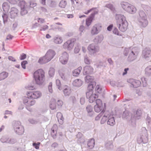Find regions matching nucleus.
Instances as JSON below:
<instances>
[{"mask_svg": "<svg viewBox=\"0 0 151 151\" xmlns=\"http://www.w3.org/2000/svg\"><path fill=\"white\" fill-rule=\"evenodd\" d=\"M72 5L74 8H77L80 5H81V3L78 2V0H71Z\"/></svg>", "mask_w": 151, "mask_h": 151, "instance_id": "473e14b6", "label": "nucleus"}, {"mask_svg": "<svg viewBox=\"0 0 151 151\" xmlns=\"http://www.w3.org/2000/svg\"><path fill=\"white\" fill-rule=\"evenodd\" d=\"M142 132L140 134L139 136L137 138V142L139 143H146L148 142V135L147 131L146 129L144 127L142 128Z\"/></svg>", "mask_w": 151, "mask_h": 151, "instance_id": "39448f33", "label": "nucleus"}, {"mask_svg": "<svg viewBox=\"0 0 151 151\" xmlns=\"http://www.w3.org/2000/svg\"><path fill=\"white\" fill-rule=\"evenodd\" d=\"M70 101H72L73 104L76 102V100L75 96H70L69 98Z\"/></svg>", "mask_w": 151, "mask_h": 151, "instance_id": "bf43d9fd", "label": "nucleus"}, {"mask_svg": "<svg viewBox=\"0 0 151 151\" xmlns=\"http://www.w3.org/2000/svg\"><path fill=\"white\" fill-rule=\"evenodd\" d=\"M82 67H79L77 69H76L73 71V76H77L80 73L82 70Z\"/></svg>", "mask_w": 151, "mask_h": 151, "instance_id": "e433bc0d", "label": "nucleus"}, {"mask_svg": "<svg viewBox=\"0 0 151 151\" xmlns=\"http://www.w3.org/2000/svg\"><path fill=\"white\" fill-rule=\"evenodd\" d=\"M19 11L17 8L15 7H12L10 12V15L11 18H14L18 15Z\"/></svg>", "mask_w": 151, "mask_h": 151, "instance_id": "b1692460", "label": "nucleus"}, {"mask_svg": "<svg viewBox=\"0 0 151 151\" xmlns=\"http://www.w3.org/2000/svg\"><path fill=\"white\" fill-rule=\"evenodd\" d=\"M109 115V112H105L101 120V124H104L106 121L107 119H108Z\"/></svg>", "mask_w": 151, "mask_h": 151, "instance_id": "72a5a7b5", "label": "nucleus"}, {"mask_svg": "<svg viewBox=\"0 0 151 151\" xmlns=\"http://www.w3.org/2000/svg\"><path fill=\"white\" fill-rule=\"evenodd\" d=\"M94 78L93 76H87L85 77V81L87 83H95V82L94 81Z\"/></svg>", "mask_w": 151, "mask_h": 151, "instance_id": "c85d7f7f", "label": "nucleus"}, {"mask_svg": "<svg viewBox=\"0 0 151 151\" xmlns=\"http://www.w3.org/2000/svg\"><path fill=\"white\" fill-rule=\"evenodd\" d=\"M40 26L39 23L36 22L33 24L32 28H36L37 27H40Z\"/></svg>", "mask_w": 151, "mask_h": 151, "instance_id": "338daca9", "label": "nucleus"}, {"mask_svg": "<svg viewBox=\"0 0 151 151\" xmlns=\"http://www.w3.org/2000/svg\"><path fill=\"white\" fill-rule=\"evenodd\" d=\"M52 40L53 42L57 44H61L63 41L62 37L58 35H57L55 36Z\"/></svg>", "mask_w": 151, "mask_h": 151, "instance_id": "5701e85b", "label": "nucleus"}, {"mask_svg": "<svg viewBox=\"0 0 151 151\" xmlns=\"http://www.w3.org/2000/svg\"><path fill=\"white\" fill-rule=\"evenodd\" d=\"M83 74L84 75L91 74L93 73V69L90 65L86 66L84 68Z\"/></svg>", "mask_w": 151, "mask_h": 151, "instance_id": "aec40b11", "label": "nucleus"}, {"mask_svg": "<svg viewBox=\"0 0 151 151\" xmlns=\"http://www.w3.org/2000/svg\"><path fill=\"white\" fill-rule=\"evenodd\" d=\"M122 118L128 120L130 119L133 120L134 117H132V115L131 113L127 111H126L123 113Z\"/></svg>", "mask_w": 151, "mask_h": 151, "instance_id": "4be33fe9", "label": "nucleus"}, {"mask_svg": "<svg viewBox=\"0 0 151 151\" xmlns=\"http://www.w3.org/2000/svg\"><path fill=\"white\" fill-rule=\"evenodd\" d=\"M142 56L146 59L151 57V51L149 48H145L142 52Z\"/></svg>", "mask_w": 151, "mask_h": 151, "instance_id": "6ab92c4d", "label": "nucleus"}, {"mask_svg": "<svg viewBox=\"0 0 151 151\" xmlns=\"http://www.w3.org/2000/svg\"><path fill=\"white\" fill-rule=\"evenodd\" d=\"M26 57V55L24 53H22L20 55V59L21 60H23L25 59Z\"/></svg>", "mask_w": 151, "mask_h": 151, "instance_id": "774afa93", "label": "nucleus"}, {"mask_svg": "<svg viewBox=\"0 0 151 151\" xmlns=\"http://www.w3.org/2000/svg\"><path fill=\"white\" fill-rule=\"evenodd\" d=\"M75 40L74 39L67 40L63 45V48L68 50L70 51L72 50L74 47Z\"/></svg>", "mask_w": 151, "mask_h": 151, "instance_id": "6e6552de", "label": "nucleus"}, {"mask_svg": "<svg viewBox=\"0 0 151 151\" xmlns=\"http://www.w3.org/2000/svg\"><path fill=\"white\" fill-rule=\"evenodd\" d=\"M58 128L57 125L56 124H54L51 129V135L54 139L56 137Z\"/></svg>", "mask_w": 151, "mask_h": 151, "instance_id": "393cba45", "label": "nucleus"}, {"mask_svg": "<svg viewBox=\"0 0 151 151\" xmlns=\"http://www.w3.org/2000/svg\"><path fill=\"white\" fill-rule=\"evenodd\" d=\"M52 83H49V86H48V90L49 92L50 93H52Z\"/></svg>", "mask_w": 151, "mask_h": 151, "instance_id": "69168bd1", "label": "nucleus"}, {"mask_svg": "<svg viewBox=\"0 0 151 151\" xmlns=\"http://www.w3.org/2000/svg\"><path fill=\"white\" fill-rule=\"evenodd\" d=\"M105 147L108 150H111L113 149V146L112 144V142L111 141L107 142L105 145Z\"/></svg>", "mask_w": 151, "mask_h": 151, "instance_id": "a19ab883", "label": "nucleus"}, {"mask_svg": "<svg viewBox=\"0 0 151 151\" xmlns=\"http://www.w3.org/2000/svg\"><path fill=\"white\" fill-rule=\"evenodd\" d=\"M56 116L59 124H63L64 122V119L62 114L60 112H58L57 113Z\"/></svg>", "mask_w": 151, "mask_h": 151, "instance_id": "c756f323", "label": "nucleus"}, {"mask_svg": "<svg viewBox=\"0 0 151 151\" xmlns=\"http://www.w3.org/2000/svg\"><path fill=\"white\" fill-rule=\"evenodd\" d=\"M115 18L119 30L122 32H125L127 29L128 25L125 17L122 14H116Z\"/></svg>", "mask_w": 151, "mask_h": 151, "instance_id": "f257e3e1", "label": "nucleus"}, {"mask_svg": "<svg viewBox=\"0 0 151 151\" xmlns=\"http://www.w3.org/2000/svg\"><path fill=\"white\" fill-rule=\"evenodd\" d=\"M141 80L143 83V87H146L147 85V81L146 79L144 77H142L141 78Z\"/></svg>", "mask_w": 151, "mask_h": 151, "instance_id": "603ef678", "label": "nucleus"}, {"mask_svg": "<svg viewBox=\"0 0 151 151\" xmlns=\"http://www.w3.org/2000/svg\"><path fill=\"white\" fill-rule=\"evenodd\" d=\"M121 4L123 9L126 12H127L129 6H130V4L129 3L125 2H121Z\"/></svg>", "mask_w": 151, "mask_h": 151, "instance_id": "58836bf2", "label": "nucleus"}, {"mask_svg": "<svg viewBox=\"0 0 151 151\" xmlns=\"http://www.w3.org/2000/svg\"><path fill=\"white\" fill-rule=\"evenodd\" d=\"M139 14V17L138 19V20L139 24L141 27H145L148 24L146 15L142 11H140Z\"/></svg>", "mask_w": 151, "mask_h": 151, "instance_id": "0eeeda50", "label": "nucleus"}, {"mask_svg": "<svg viewBox=\"0 0 151 151\" xmlns=\"http://www.w3.org/2000/svg\"><path fill=\"white\" fill-rule=\"evenodd\" d=\"M132 86L134 88H137L139 87L141 85V82L138 80L134 79H130L129 81Z\"/></svg>", "mask_w": 151, "mask_h": 151, "instance_id": "412c9836", "label": "nucleus"}, {"mask_svg": "<svg viewBox=\"0 0 151 151\" xmlns=\"http://www.w3.org/2000/svg\"><path fill=\"white\" fill-rule=\"evenodd\" d=\"M102 28V25L100 23L95 24L91 28L90 33L93 36L97 35L101 31Z\"/></svg>", "mask_w": 151, "mask_h": 151, "instance_id": "1a4fd4ad", "label": "nucleus"}, {"mask_svg": "<svg viewBox=\"0 0 151 151\" xmlns=\"http://www.w3.org/2000/svg\"><path fill=\"white\" fill-rule=\"evenodd\" d=\"M29 122L32 124H35L37 123L39 121V120H36L32 118L29 119L28 120Z\"/></svg>", "mask_w": 151, "mask_h": 151, "instance_id": "8fccbe9b", "label": "nucleus"}, {"mask_svg": "<svg viewBox=\"0 0 151 151\" xmlns=\"http://www.w3.org/2000/svg\"><path fill=\"white\" fill-rule=\"evenodd\" d=\"M95 90L97 92L100 93L102 90V88L99 85H97L96 87Z\"/></svg>", "mask_w": 151, "mask_h": 151, "instance_id": "6e6d98bb", "label": "nucleus"}, {"mask_svg": "<svg viewBox=\"0 0 151 151\" xmlns=\"http://www.w3.org/2000/svg\"><path fill=\"white\" fill-rule=\"evenodd\" d=\"M94 83H89L87 89L88 90L92 91V90L93 88V84Z\"/></svg>", "mask_w": 151, "mask_h": 151, "instance_id": "13d9d810", "label": "nucleus"}, {"mask_svg": "<svg viewBox=\"0 0 151 151\" xmlns=\"http://www.w3.org/2000/svg\"><path fill=\"white\" fill-rule=\"evenodd\" d=\"M45 73L41 69H38L34 73L33 77L36 83L38 85L42 84L44 82Z\"/></svg>", "mask_w": 151, "mask_h": 151, "instance_id": "7ed1b4c3", "label": "nucleus"}, {"mask_svg": "<svg viewBox=\"0 0 151 151\" xmlns=\"http://www.w3.org/2000/svg\"><path fill=\"white\" fill-rule=\"evenodd\" d=\"M80 45H78L74 49V52L76 53H78L80 50Z\"/></svg>", "mask_w": 151, "mask_h": 151, "instance_id": "680f3d73", "label": "nucleus"}, {"mask_svg": "<svg viewBox=\"0 0 151 151\" xmlns=\"http://www.w3.org/2000/svg\"><path fill=\"white\" fill-rule=\"evenodd\" d=\"M63 93L65 96H69L71 93V89L69 86H65L63 88Z\"/></svg>", "mask_w": 151, "mask_h": 151, "instance_id": "bb28decb", "label": "nucleus"}, {"mask_svg": "<svg viewBox=\"0 0 151 151\" xmlns=\"http://www.w3.org/2000/svg\"><path fill=\"white\" fill-rule=\"evenodd\" d=\"M138 53V49L136 47L125 48L124 52L125 55H129L127 60L129 62L133 61L136 59Z\"/></svg>", "mask_w": 151, "mask_h": 151, "instance_id": "f03ea898", "label": "nucleus"}, {"mask_svg": "<svg viewBox=\"0 0 151 151\" xmlns=\"http://www.w3.org/2000/svg\"><path fill=\"white\" fill-rule=\"evenodd\" d=\"M56 85L58 86V88L60 90H61L62 89L60 87L61 84L60 80L58 79H57L56 80Z\"/></svg>", "mask_w": 151, "mask_h": 151, "instance_id": "5fc2aeb1", "label": "nucleus"}, {"mask_svg": "<svg viewBox=\"0 0 151 151\" xmlns=\"http://www.w3.org/2000/svg\"><path fill=\"white\" fill-rule=\"evenodd\" d=\"M110 84L111 86H119L117 82L114 81H111L110 82Z\"/></svg>", "mask_w": 151, "mask_h": 151, "instance_id": "0e129e2a", "label": "nucleus"}, {"mask_svg": "<svg viewBox=\"0 0 151 151\" xmlns=\"http://www.w3.org/2000/svg\"><path fill=\"white\" fill-rule=\"evenodd\" d=\"M23 103L26 106V108L27 109V107L30 106L35 104V101L32 100L29 97H26L24 98Z\"/></svg>", "mask_w": 151, "mask_h": 151, "instance_id": "dca6fc26", "label": "nucleus"}, {"mask_svg": "<svg viewBox=\"0 0 151 151\" xmlns=\"http://www.w3.org/2000/svg\"><path fill=\"white\" fill-rule=\"evenodd\" d=\"M50 107L52 110H54L56 109V101L54 99H52L50 101Z\"/></svg>", "mask_w": 151, "mask_h": 151, "instance_id": "79ce46f5", "label": "nucleus"}, {"mask_svg": "<svg viewBox=\"0 0 151 151\" xmlns=\"http://www.w3.org/2000/svg\"><path fill=\"white\" fill-rule=\"evenodd\" d=\"M49 60L45 57V55L42 57L40 58L38 61V62L40 64H44L49 62Z\"/></svg>", "mask_w": 151, "mask_h": 151, "instance_id": "ea45409f", "label": "nucleus"}, {"mask_svg": "<svg viewBox=\"0 0 151 151\" xmlns=\"http://www.w3.org/2000/svg\"><path fill=\"white\" fill-rule=\"evenodd\" d=\"M96 104L94 106V108L95 111L96 112H99L103 108L102 101L99 99H97L96 101Z\"/></svg>", "mask_w": 151, "mask_h": 151, "instance_id": "2eb2a0df", "label": "nucleus"}, {"mask_svg": "<svg viewBox=\"0 0 151 151\" xmlns=\"http://www.w3.org/2000/svg\"><path fill=\"white\" fill-rule=\"evenodd\" d=\"M91 11H92L93 12L92 13L89 17L86 20V24L88 27L91 24L95 15L98 13V10L96 7L93 8L90 10H88L87 12H85L84 13L88 14Z\"/></svg>", "mask_w": 151, "mask_h": 151, "instance_id": "423d86ee", "label": "nucleus"}, {"mask_svg": "<svg viewBox=\"0 0 151 151\" xmlns=\"http://www.w3.org/2000/svg\"><path fill=\"white\" fill-rule=\"evenodd\" d=\"M112 32L114 34L118 36H122V34L119 31L118 29L116 27L114 28Z\"/></svg>", "mask_w": 151, "mask_h": 151, "instance_id": "49530a36", "label": "nucleus"}, {"mask_svg": "<svg viewBox=\"0 0 151 151\" xmlns=\"http://www.w3.org/2000/svg\"><path fill=\"white\" fill-rule=\"evenodd\" d=\"M12 126L17 134L19 135L23 134L24 131V128L19 121H14L12 123Z\"/></svg>", "mask_w": 151, "mask_h": 151, "instance_id": "20e7f679", "label": "nucleus"}, {"mask_svg": "<svg viewBox=\"0 0 151 151\" xmlns=\"http://www.w3.org/2000/svg\"><path fill=\"white\" fill-rule=\"evenodd\" d=\"M40 143L37 142V143H33V146L37 149H38L39 148V146Z\"/></svg>", "mask_w": 151, "mask_h": 151, "instance_id": "052dcab7", "label": "nucleus"}, {"mask_svg": "<svg viewBox=\"0 0 151 151\" xmlns=\"http://www.w3.org/2000/svg\"><path fill=\"white\" fill-rule=\"evenodd\" d=\"M8 76V74L6 72H2L0 73V81L5 79Z\"/></svg>", "mask_w": 151, "mask_h": 151, "instance_id": "a18cd8bd", "label": "nucleus"}, {"mask_svg": "<svg viewBox=\"0 0 151 151\" xmlns=\"http://www.w3.org/2000/svg\"><path fill=\"white\" fill-rule=\"evenodd\" d=\"M141 111L140 110H137L136 111V114L135 116H132V117H134V118L133 120L136 119H139L140 118V116H141Z\"/></svg>", "mask_w": 151, "mask_h": 151, "instance_id": "37998d69", "label": "nucleus"}, {"mask_svg": "<svg viewBox=\"0 0 151 151\" xmlns=\"http://www.w3.org/2000/svg\"><path fill=\"white\" fill-rule=\"evenodd\" d=\"M106 7L109 9L111 10L114 12L115 9L114 6L111 4H108L106 5Z\"/></svg>", "mask_w": 151, "mask_h": 151, "instance_id": "4d7b16f0", "label": "nucleus"}, {"mask_svg": "<svg viewBox=\"0 0 151 151\" xmlns=\"http://www.w3.org/2000/svg\"><path fill=\"white\" fill-rule=\"evenodd\" d=\"M95 145V142L94 139L92 138L88 141L87 145L90 149H92L93 147Z\"/></svg>", "mask_w": 151, "mask_h": 151, "instance_id": "c9c22d12", "label": "nucleus"}, {"mask_svg": "<svg viewBox=\"0 0 151 151\" xmlns=\"http://www.w3.org/2000/svg\"><path fill=\"white\" fill-rule=\"evenodd\" d=\"M86 96L87 99H89V102L92 103L96 99L98 98V95L97 94L93 93V91H90L86 92Z\"/></svg>", "mask_w": 151, "mask_h": 151, "instance_id": "4468645a", "label": "nucleus"}, {"mask_svg": "<svg viewBox=\"0 0 151 151\" xmlns=\"http://www.w3.org/2000/svg\"><path fill=\"white\" fill-rule=\"evenodd\" d=\"M136 8L134 6L130 4V6H129L127 12L131 14H134L136 12Z\"/></svg>", "mask_w": 151, "mask_h": 151, "instance_id": "f704fd0d", "label": "nucleus"}, {"mask_svg": "<svg viewBox=\"0 0 151 151\" xmlns=\"http://www.w3.org/2000/svg\"><path fill=\"white\" fill-rule=\"evenodd\" d=\"M56 54L55 52L52 50L50 49L47 51L45 56L50 61L54 57Z\"/></svg>", "mask_w": 151, "mask_h": 151, "instance_id": "a211bd4d", "label": "nucleus"}, {"mask_svg": "<svg viewBox=\"0 0 151 151\" xmlns=\"http://www.w3.org/2000/svg\"><path fill=\"white\" fill-rule=\"evenodd\" d=\"M103 40V37L102 35L96 36L93 40V41L96 43H101Z\"/></svg>", "mask_w": 151, "mask_h": 151, "instance_id": "4c0bfd02", "label": "nucleus"}, {"mask_svg": "<svg viewBox=\"0 0 151 151\" xmlns=\"http://www.w3.org/2000/svg\"><path fill=\"white\" fill-rule=\"evenodd\" d=\"M48 26L46 25L41 26L39 29L40 31H45L48 29Z\"/></svg>", "mask_w": 151, "mask_h": 151, "instance_id": "864d4df0", "label": "nucleus"}, {"mask_svg": "<svg viewBox=\"0 0 151 151\" xmlns=\"http://www.w3.org/2000/svg\"><path fill=\"white\" fill-rule=\"evenodd\" d=\"M19 5L21 8L20 13L22 15H24L27 13V6L26 3L24 1H20Z\"/></svg>", "mask_w": 151, "mask_h": 151, "instance_id": "9d476101", "label": "nucleus"}, {"mask_svg": "<svg viewBox=\"0 0 151 151\" xmlns=\"http://www.w3.org/2000/svg\"><path fill=\"white\" fill-rule=\"evenodd\" d=\"M76 136L78 138V142L81 143H83L85 142V140L84 138L81 133L80 132L78 133L77 134Z\"/></svg>", "mask_w": 151, "mask_h": 151, "instance_id": "7c9ffc66", "label": "nucleus"}, {"mask_svg": "<svg viewBox=\"0 0 151 151\" xmlns=\"http://www.w3.org/2000/svg\"><path fill=\"white\" fill-rule=\"evenodd\" d=\"M66 69L65 68H61L58 71L59 74L61 78L64 80H67L69 77L68 74L65 73Z\"/></svg>", "mask_w": 151, "mask_h": 151, "instance_id": "f3484780", "label": "nucleus"}, {"mask_svg": "<svg viewBox=\"0 0 151 151\" xmlns=\"http://www.w3.org/2000/svg\"><path fill=\"white\" fill-rule=\"evenodd\" d=\"M54 73V69L52 68H50L49 71V76L50 77H52L53 76Z\"/></svg>", "mask_w": 151, "mask_h": 151, "instance_id": "3c124183", "label": "nucleus"}, {"mask_svg": "<svg viewBox=\"0 0 151 151\" xmlns=\"http://www.w3.org/2000/svg\"><path fill=\"white\" fill-rule=\"evenodd\" d=\"M69 55L66 52H63L59 58V61L62 64L65 65L68 63L69 60Z\"/></svg>", "mask_w": 151, "mask_h": 151, "instance_id": "ddd939ff", "label": "nucleus"}, {"mask_svg": "<svg viewBox=\"0 0 151 151\" xmlns=\"http://www.w3.org/2000/svg\"><path fill=\"white\" fill-rule=\"evenodd\" d=\"M27 61L24 60L22 61L21 63V65L22 68L25 69L26 68L25 65L27 64Z\"/></svg>", "mask_w": 151, "mask_h": 151, "instance_id": "e2e57ef3", "label": "nucleus"}, {"mask_svg": "<svg viewBox=\"0 0 151 151\" xmlns=\"http://www.w3.org/2000/svg\"><path fill=\"white\" fill-rule=\"evenodd\" d=\"M27 95L30 98L36 99L40 98L42 96V93L39 91H35L27 92Z\"/></svg>", "mask_w": 151, "mask_h": 151, "instance_id": "f8f14e48", "label": "nucleus"}, {"mask_svg": "<svg viewBox=\"0 0 151 151\" xmlns=\"http://www.w3.org/2000/svg\"><path fill=\"white\" fill-rule=\"evenodd\" d=\"M52 29L58 31L63 32L64 31V29L63 27H52L51 29Z\"/></svg>", "mask_w": 151, "mask_h": 151, "instance_id": "09e8293b", "label": "nucleus"}, {"mask_svg": "<svg viewBox=\"0 0 151 151\" xmlns=\"http://www.w3.org/2000/svg\"><path fill=\"white\" fill-rule=\"evenodd\" d=\"M67 4V2L64 0L61 1L59 3V6L61 8H64Z\"/></svg>", "mask_w": 151, "mask_h": 151, "instance_id": "de8ad7c7", "label": "nucleus"}, {"mask_svg": "<svg viewBox=\"0 0 151 151\" xmlns=\"http://www.w3.org/2000/svg\"><path fill=\"white\" fill-rule=\"evenodd\" d=\"M108 119L107 122L108 124L111 126H113L115 124V121L114 117H113V115L110 114V113L108 116Z\"/></svg>", "mask_w": 151, "mask_h": 151, "instance_id": "cd10ccee", "label": "nucleus"}, {"mask_svg": "<svg viewBox=\"0 0 151 151\" xmlns=\"http://www.w3.org/2000/svg\"><path fill=\"white\" fill-rule=\"evenodd\" d=\"M83 84V81L80 79H75L73 81L72 85L75 87H79Z\"/></svg>", "mask_w": 151, "mask_h": 151, "instance_id": "a878e982", "label": "nucleus"}, {"mask_svg": "<svg viewBox=\"0 0 151 151\" xmlns=\"http://www.w3.org/2000/svg\"><path fill=\"white\" fill-rule=\"evenodd\" d=\"M146 75L148 76H151V65L147 66L145 70Z\"/></svg>", "mask_w": 151, "mask_h": 151, "instance_id": "c03bdc74", "label": "nucleus"}, {"mask_svg": "<svg viewBox=\"0 0 151 151\" xmlns=\"http://www.w3.org/2000/svg\"><path fill=\"white\" fill-rule=\"evenodd\" d=\"M88 50L91 54L94 55L99 51V47L94 44H91L89 45L88 47Z\"/></svg>", "mask_w": 151, "mask_h": 151, "instance_id": "9b49d317", "label": "nucleus"}, {"mask_svg": "<svg viewBox=\"0 0 151 151\" xmlns=\"http://www.w3.org/2000/svg\"><path fill=\"white\" fill-rule=\"evenodd\" d=\"M86 110L88 116H92L93 115L94 113L93 110L92 106L90 105L87 106L86 107Z\"/></svg>", "mask_w": 151, "mask_h": 151, "instance_id": "2f4dec72", "label": "nucleus"}]
</instances>
